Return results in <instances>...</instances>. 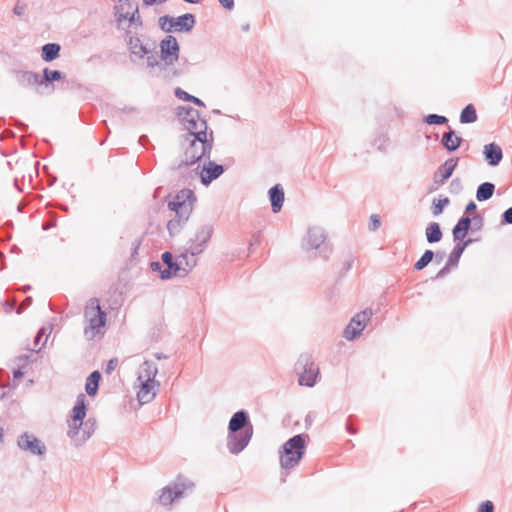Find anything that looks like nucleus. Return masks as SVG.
<instances>
[{
	"instance_id": "obj_19",
	"label": "nucleus",
	"mask_w": 512,
	"mask_h": 512,
	"mask_svg": "<svg viewBox=\"0 0 512 512\" xmlns=\"http://www.w3.org/2000/svg\"><path fill=\"white\" fill-rule=\"evenodd\" d=\"M161 260L164 265H166V268H164L163 271H161V279L168 280L171 279L174 276H177L181 274V267L179 264V259L177 258L176 261H174L173 255L169 251H165L161 255Z\"/></svg>"
},
{
	"instance_id": "obj_18",
	"label": "nucleus",
	"mask_w": 512,
	"mask_h": 512,
	"mask_svg": "<svg viewBox=\"0 0 512 512\" xmlns=\"http://www.w3.org/2000/svg\"><path fill=\"white\" fill-rule=\"evenodd\" d=\"M458 161L459 158L451 157L441 164L433 175L434 182L439 185L444 184V182L452 176Z\"/></svg>"
},
{
	"instance_id": "obj_12",
	"label": "nucleus",
	"mask_w": 512,
	"mask_h": 512,
	"mask_svg": "<svg viewBox=\"0 0 512 512\" xmlns=\"http://www.w3.org/2000/svg\"><path fill=\"white\" fill-rule=\"evenodd\" d=\"M372 314L373 313L371 309H365L354 315L350 323L345 328L343 336L347 340H354L359 337L361 332L364 330L366 323L370 320Z\"/></svg>"
},
{
	"instance_id": "obj_5",
	"label": "nucleus",
	"mask_w": 512,
	"mask_h": 512,
	"mask_svg": "<svg viewBox=\"0 0 512 512\" xmlns=\"http://www.w3.org/2000/svg\"><path fill=\"white\" fill-rule=\"evenodd\" d=\"M307 434H297L289 438L280 448V466L286 474L299 465L306 451Z\"/></svg>"
},
{
	"instance_id": "obj_21",
	"label": "nucleus",
	"mask_w": 512,
	"mask_h": 512,
	"mask_svg": "<svg viewBox=\"0 0 512 512\" xmlns=\"http://www.w3.org/2000/svg\"><path fill=\"white\" fill-rule=\"evenodd\" d=\"M11 73L14 75L18 85L22 87L40 86L39 73L20 69H12Z\"/></svg>"
},
{
	"instance_id": "obj_39",
	"label": "nucleus",
	"mask_w": 512,
	"mask_h": 512,
	"mask_svg": "<svg viewBox=\"0 0 512 512\" xmlns=\"http://www.w3.org/2000/svg\"><path fill=\"white\" fill-rule=\"evenodd\" d=\"M142 371L144 373L145 379H151V381H156L155 377L158 373V368L155 363L150 361H144L142 364Z\"/></svg>"
},
{
	"instance_id": "obj_20",
	"label": "nucleus",
	"mask_w": 512,
	"mask_h": 512,
	"mask_svg": "<svg viewBox=\"0 0 512 512\" xmlns=\"http://www.w3.org/2000/svg\"><path fill=\"white\" fill-rule=\"evenodd\" d=\"M138 380L141 381L140 389L137 393V398L140 404H146L151 402L155 396V386H159L157 381H151V379L143 380V376L139 375Z\"/></svg>"
},
{
	"instance_id": "obj_8",
	"label": "nucleus",
	"mask_w": 512,
	"mask_h": 512,
	"mask_svg": "<svg viewBox=\"0 0 512 512\" xmlns=\"http://www.w3.org/2000/svg\"><path fill=\"white\" fill-rule=\"evenodd\" d=\"M327 234L320 226L309 227L305 237L302 240V248L305 251L318 250L320 255L327 252L326 244Z\"/></svg>"
},
{
	"instance_id": "obj_64",
	"label": "nucleus",
	"mask_w": 512,
	"mask_h": 512,
	"mask_svg": "<svg viewBox=\"0 0 512 512\" xmlns=\"http://www.w3.org/2000/svg\"><path fill=\"white\" fill-rule=\"evenodd\" d=\"M259 242H260V233H257L252 236L250 245L253 246L254 244H258Z\"/></svg>"
},
{
	"instance_id": "obj_34",
	"label": "nucleus",
	"mask_w": 512,
	"mask_h": 512,
	"mask_svg": "<svg viewBox=\"0 0 512 512\" xmlns=\"http://www.w3.org/2000/svg\"><path fill=\"white\" fill-rule=\"evenodd\" d=\"M495 191V185L492 182H483L480 184L476 191V199L479 202L489 200Z\"/></svg>"
},
{
	"instance_id": "obj_2",
	"label": "nucleus",
	"mask_w": 512,
	"mask_h": 512,
	"mask_svg": "<svg viewBox=\"0 0 512 512\" xmlns=\"http://www.w3.org/2000/svg\"><path fill=\"white\" fill-rule=\"evenodd\" d=\"M87 413L86 396L80 393L76 398V403L72 409V419L68 420L67 435L74 446L83 445L95 432L96 419L88 418L84 421Z\"/></svg>"
},
{
	"instance_id": "obj_31",
	"label": "nucleus",
	"mask_w": 512,
	"mask_h": 512,
	"mask_svg": "<svg viewBox=\"0 0 512 512\" xmlns=\"http://www.w3.org/2000/svg\"><path fill=\"white\" fill-rule=\"evenodd\" d=\"M61 46L58 43H47L42 46L41 58L45 62H52L60 56Z\"/></svg>"
},
{
	"instance_id": "obj_27",
	"label": "nucleus",
	"mask_w": 512,
	"mask_h": 512,
	"mask_svg": "<svg viewBox=\"0 0 512 512\" xmlns=\"http://www.w3.org/2000/svg\"><path fill=\"white\" fill-rule=\"evenodd\" d=\"M65 79V74L60 70H52L48 67L43 69L42 76L39 74L40 86L51 87L54 90L53 82Z\"/></svg>"
},
{
	"instance_id": "obj_47",
	"label": "nucleus",
	"mask_w": 512,
	"mask_h": 512,
	"mask_svg": "<svg viewBox=\"0 0 512 512\" xmlns=\"http://www.w3.org/2000/svg\"><path fill=\"white\" fill-rule=\"evenodd\" d=\"M501 224H512V206L504 211L501 216Z\"/></svg>"
},
{
	"instance_id": "obj_41",
	"label": "nucleus",
	"mask_w": 512,
	"mask_h": 512,
	"mask_svg": "<svg viewBox=\"0 0 512 512\" xmlns=\"http://www.w3.org/2000/svg\"><path fill=\"white\" fill-rule=\"evenodd\" d=\"M423 121L428 125H444L448 123L447 117L438 114H428L423 118Z\"/></svg>"
},
{
	"instance_id": "obj_6",
	"label": "nucleus",
	"mask_w": 512,
	"mask_h": 512,
	"mask_svg": "<svg viewBox=\"0 0 512 512\" xmlns=\"http://www.w3.org/2000/svg\"><path fill=\"white\" fill-rule=\"evenodd\" d=\"M195 488V483L186 476L179 474L172 482L162 488L158 497L160 504L171 505L176 499L190 495Z\"/></svg>"
},
{
	"instance_id": "obj_50",
	"label": "nucleus",
	"mask_w": 512,
	"mask_h": 512,
	"mask_svg": "<svg viewBox=\"0 0 512 512\" xmlns=\"http://www.w3.org/2000/svg\"><path fill=\"white\" fill-rule=\"evenodd\" d=\"M158 22H159V26H160L162 31H164L166 33L173 32V29L171 27V23H169V21H163L162 16L159 18Z\"/></svg>"
},
{
	"instance_id": "obj_37",
	"label": "nucleus",
	"mask_w": 512,
	"mask_h": 512,
	"mask_svg": "<svg viewBox=\"0 0 512 512\" xmlns=\"http://www.w3.org/2000/svg\"><path fill=\"white\" fill-rule=\"evenodd\" d=\"M434 259V251L427 249L423 255L414 264V269L417 271L423 270Z\"/></svg>"
},
{
	"instance_id": "obj_52",
	"label": "nucleus",
	"mask_w": 512,
	"mask_h": 512,
	"mask_svg": "<svg viewBox=\"0 0 512 512\" xmlns=\"http://www.w3.org/2000/svg\"><path fill=\"white\" fill-rule=\"evenodd\" d=\"M162 264L163 263H160L159 261L151 262V264H150L151 270L154 271V272H159L161 274V271L164 270L162 268Z\"/></svg>"
},
{
	"instance_id": "obj_36",
	"label": "nucleus",
	"mask_w": 512,
	"mask_h": 512,
	"mask_svg": "<svg viewBox=\"0 0 512 512\" xmlns=\"http://www.w3.org/2000/svg\"><path fill=\"white\" fill-rule=\"evenodd\" d=\"M175 96L180 100L192 102L196 106L205 107L204 102L200 98L189 94L179 87L175 89Z\"/></svg>"
},
{
	"instance_id": "obj_55",
	"label": "nucleus",
	"mask_w": 512,
	"mask_h": 512,
	"mask_svg": "<svg viewBox=\"0 0 512 512\" xmlns=\"http://www.w3.org/2000/svg\"><path fill=\"white\" fill-rule=\"evenodd\" d=\"M188 174H189V176H185V175H183V174L181 175V176H182V178H184V180H183V182H184V183L186 182V180H187L188 178H194L195 176H197V175L199 174V166H198V167H196L195 169H193V170L189 171V172H188Z\"/></svg>"
},
{
	"instance_id": "obj_1",
	"label": "nucleus",
	"mask_w": 512,
	"mask_h": 512,
	"mask_svg": "<svg viewBox=\"0 0 512 512\" xmlns=\"http://www.w3.org/2000/svg\"><path fill=\"white\" fill-rule=\"evenodd\" d=\"M213 131L208 132L207 122L200 124L199 132L187 133L182 136L181 147L183 154L180 161L171 167L182 172L202 159H209L213 148Z\"/></svg>"
},
{
	"instance_id": "obj_56",
	"label": "nucleus",
	"mask_w": 512,
	"mask_h": 512,
	"mask_svg": "<svg viewBox=\"0 0 512 512\" xmlns=\"http://www.w3.org/2000/svg\"><path fill=\"white\" fill-rule=\"evenodd\" d=\"M446 254L444 251H437V252H434V258H435V262L437 264L441 263L443 261V259L445 258Z\"/></svg>"
},
{
	"instance_id": "obj_58",
	"label": "nucleus",
	"mask_w": 512,
	"mask_h": 512,
	"mask_svg": "<svg viewBox=\"0 0 512 512\" xmlns=\"http://www.w3.org/2000/svg\"><path fill=\"white\" fill-rule=\"evenodd\" d=\"M45 333H46L45 328H41V329L38 331V333H37V335L35 336V339H34L35 346H37V345H38L39 341H40V340H41V338L45 335Z\"/></svg>"
},
{
	"instance_id": "obj_42",
	"label": "nucleus",
	"mask_w": 512,
	"mask_h": 512,
	"mask_svg": "<svg viewBox=\"0 0 512 512\" xmlns=\"http://www.w3.org/2000/svg\"><path fill=\"white\" fill-rule=\"evenodd\" d=\"M381 225L380 217L377 214H372L369 219L368 228L370 231H376Z\"/></svg>"
},
{
	"instance_id": "obj_59",
	"label": "nucleus",
	"mask_w": 512,
	"mask_h": 512,
	"mask_svg": "<svg viewBox=\"0 0 512 512\" xmlns=\"http://www.w3.org/2000/svg\"><path fill=\"white\" fill-rule=\"evenodd\" d=\"M351 416L348 418L347 420V423H346V430L350 433V434H356L357 433V430L353 427L352 423H351Z\"/></svg>"
},
{
	"instance_id": "obj_3",
	"label": "nucleus",
	"mask_w": 512,
	"mask_h": 512,
	"mask_svg": "<svg viewBox=\"0 0 512 512\" xmlns=\"http://www.w3.org/2000/svg\"><path fill=\"white\" fill-rule=\"evenodd\" d=\"M253 436V425L246 410L235 412L228 424L227 449L233 454L241 453Z\"/></svg>"
},
{
	"instance_id": "obj_44",
	"label": "nucleus",
	"mask_w": 512,
	"mask_h": 512,
	"mask_svg": "<svg viewBox=\"0 0 512 512\" xmlns=\"http://www.w3.org/2000/svg\"><path fill=\"white\" fill-rule=\"evenodd\" d=\"M477 512H494L493 502H491L490 500L482 502L479 505Z\"/></svg>"
},
{
	"instance_id": "obj_48",
	"label": "nucleus",
	"mask_w": 512,
	"mask_h": 512,
	"mask_svg": "<svg viewBox=\"0 0 512 512\" xmlns=\"http://www.w3.org/2000/svg\"><path fill=\"white\" fill-rule=\"evenodd\" d=\"M117 365H118V359L117 358L110 359L108 361V363H107L106 368H105V373L106 374H111L115 370Z\"/></svg>"
},
{
	"instance_id": "obj_57",
	"label": "nucleus",
	"mask_w": 512,
	"mask_h": 512,
	"mask_svg": "<svg viewBox=\"0 0 512 512\" xmlns=\"http://www.w3.org/2000/svg\"><path fill=\"white\" fill-rule=\"evenodd\" d=\"M139 144L145 148H148V145H150V141L147 135H141L138 140Z\"/></svg>"
},
{
	"instance_id": "obj_16",
	"label": "nucleus",
	"mask_w": 512,
	"mask_h": 512,
	"mask_svg": "<svg viewBox=\"0 0 512 512\" xmlns=\"http://www.w3.org/2000/svg\"><path fill=\"white\" fill-rule=\"evenodd\" d=\"M162 19L163 21H169V23H171V27L174 32H190L196 24L195 15L192 13H185L178 17L163 15Z\"/></svg>"
},
{
	"instance_id": "obj_33",
	"label": "nucleus",
	"mask_w": 512,
	"mask_h": 512,
	"mask_svg": "<svg viewBox=\"0 0 512 512\" xmlns=\"http://www.w3.org/2000/svg\"><path fill=\"white\" fill-rule=\"evenodd\" d=\"M100 379L101 373L98 370L91 372L87 377L85 383V391L89 396L93 397L98 393Z\"/></svg>"
},
{
	"instance_id": "obj_35",
	"label": "nucleus",
	"mask_w": 512,
	"mask_h": 512,
	"mask_svg": "<svg viewBox=\"0 0 512 512\" xmlns=\"http://www.w3.org/2000/svg\"><path fill=\"white\" fill-rule=\"evenodd\" d=\"M477 118H478V116H477V112H476L474 105L468 104L462 109V111L460 113L459 121L462 124H471V123L476 122Z\"/></svg>"
},
{
	"instance_id": "obj_46",
	"label": "nucleus",
	"mask_w": 512,
	"mask_h": 512,
	"mask_svg": "<svg viewBox=\"0 0 512 512\" xmlns=\"http://www.w3.org/2000/svg\"><path fill=\"white\" fill-rule=\"evenodd\" d=\"M26 4L20 0H18L13 8V13L17 16H22L26 10Z\"/></svg>"
},
{
	"instance_id": "obj_60",
	"label": "nucleus",
	"mask_w": 512,
	"mask_h": 512,
	"mask_svg": "<svg viewBox=\"0 0 512 512\" xmlns=\"http://www.w3.org/2000/svg\"><path fill=\"white\" fill-rule=\"evenodd\" d=\"M4 309L7 311V312H11L13 310L16 309V302L13 301V302H5L4 303Z\"/></svg>"
},
{
	"instance_id": "obj_30",
	"label": "nucleus",
	"mask_w": 512,
	"mask_h": 512,
	"mask_svg": "<svg viewBox=\"0 0 512 512\" xmlns=\"http://www.w3.org/2000/svg\"><path fill=\"white\" fill-rule=\"evenodd\" d=\"M115 15L117 20L120 22L123 19L128 20L132 24H137L139 27L143 26L142 19L139 15L138 6L135 7L133 12H123V7L115 6Z\"/></svg>"
},
{
	"instance_id": "obj_53",
	"label": "nucleus",
	"mask_w": 512,
	"mask_h": 512,
	"mask_svg": "<svg viewBox=\"0 0 512 512\" xmlns=\"http://www.w3.org/2000/svg\"><path fill=\"white\" fill-rule=\"evenodd\" d=\"M162 264L163 263H160L159 261L151 262V264H150L151 270L154 271V272H159L161 274V271L164 270L162 268Z\"/></svg>"
},
{
	"instance_id": "obj_11",
	"label": "nucleus",
	"mask_w": 512,
	"mask_h": 512,
	"mask_svg": "<svg viewBox=\"0 0 512 512\" xmlns=\"http://www.w3.org/2000/svg\"><path fill=\"white\" fill-rule=\"evenodd\" d=\"M177 116L188 133L199 132L200 124L207 122L200 112L191 106H179Z\"/></svg>"
},
{
	"instance_id": "obj_22",
	"label": "nucleus",
	"mask_w": 512,
	"mask_h": 512,
	"mask_svg": "<svg viewBox=\"0 0 512 512\" xmlns=\"http://www.w3.org/2000/svg\"><path fill=\"white\" fill-rule=\"evenodd\" d=\"M175 216L174 218L170 219L167 223V230L169 232L170 236H175L178 234L181 229L185 226V224L188 222L191 213L182 211H174Z\"/></svg>"
},
{
	"instance_id": "obj_54",
	"label": "nucleus",
	"mask_w": 512,
	"mask_h": 512,
	"mask_svg": "<svg viewBox=\"0 0 512 512\" xmlns=\"http://www.w3.org/2000/svg\"><path fill=\"white\" fill-rule=\"evenodd\" d=\"M477 209V205L474 201H470L467 205H466V208H465V214L464 215H467L468 213H472V212H475Z\"/></svg>"
},
{
	"instance_id": "obj_24",
	"label": "nucleus",
	"mask_w": 512,
	"mask_h": 512,
	"mask_svg": "<svg viewBox=\"0 0 512 512\" xmlns=\"http://www.w3.org/2000/svg\"><path fill=\"white\" fill-rule=\"evenodd\" d=\"M483 154L490 166H497L503 158L502 148L496 143H489L484 146Z\"/></svg>"
},
{
	"instance_id": "obj_32",
	"label": "nucleus",
	"mask_w": 512,
	"mask_h": 512,
	"mask_svg": "<svg viewBox=\"0 0 512 512\" xmlns=\"http://www.w3.org/2000/svg\"><path fill=\"white\" fill-rule=\"evenodd\" d=\"M425 236L428 243H437L441 241L443 232L440 224L437 222H430L425 229Z\"/></svg>"
},
{
	"instance_id": "obj_62",
	"label": "nucleus",
	"mask_w": 512,
	"mask_h": 512,
	"mask_svg": "<svg viewBox=\"0 0 512 512\" xmlns=\"http://www.w3.org/2000/svg\"><path fill=\"white\" fill-rule=\"evenodd\" d=\"M14 135H15V134H14V132H13V131H11V130H4V131L2 132V134H1L0 139H2V138H8V137H14Z\"/></svg>"
},
{
	"instance_id": "obj_45",
	"label": "nucleus",
	"mask_w": 512,
	"mask_h": 512,
	"mask_svg": "<svg viewBox=\"0 0 512 512\" xmlns=\"http://www.w3.org/2000/svg\"><path fill=\"white\" fill-rule=\"evenodd\" d=\"M463 189L462 182L459 178H455L450 182L451 193H459Z\"/></svg>"
},
{
	"instance_id": "obj_15",
	"label": "nucleus",
	"mask_w": 512,
	"mask_h": 512,
	"mask_svg": "<svg viewBox=\"0 0 512 512\" xmlns=\"http://www.w3.org/2000/svg\"><path fill=\"white\" fill-rule=\"evenodd\" d=\"M212 234L213 227L210 224H204L198 229L194 238H191L189 241V247L193 254H201L205 250Z\"/></svg>"
},
{
	"instance_id": "obj_7",
	"label": "nucleus",
	"mask_w": 512,
	"mask_h": 512,
	"mask_svg": "<svg viewBox=\"0 0 512 512\" xmlns=\"http://www.w3.org/2000/svg\"><path fill=\"white\" fill-rule=\"evenodd\" d=\"M295 370L299 374L298 382L300 385L313 387L316 384L319 369L315 366L310 355H300L295 364Z\"/></svg>"
},
{
	"instance_id": "obj_9",
	"label": "nucleus",
	"mask_w": 512,
	"mask_h": 512,
	"mask_svg": "<svg viewBox=\"0 0 512 512\" xmlns=\"http://www.w3.org/2000/svg\"><path fill=\"white\" fill-rule=\"evenodd\" d=\"M160 57L163 64L160 63V70L166 68V66L173 65L179 59L180 46L176 37L172 35L165 36L159 43Z\"/></svg>"
},
{
	"instance_id": "obj_14",
	"label": "nucleus",
	"mask_w": 512,
	"mask_h": 512,
	"mask_svg": "<svg viewBox=\"0 0 512 512\" xmlns=\"http://www.w3.org/2000/svg\"><path fill=\"white\" fill-rule=\"evenodd\" d=\"M18 447L32 455L43 456L46 453V445L35 435L25 432L18 437Z\"/></svg>"
},
{
	"instance_id": "obj_51",
	"label": "nucleus",
	"mask_w": 512,
	"mask_h": 512,
	"mask_svg": "<svg viewBox=\"0 0 512 512\" xmlns=\"http://www.w3.org/2000/svg\"><path fill=\"white\" fill-rule=\"evenodd\" d=\"M218 2L227 10H232L235 6L234 0H218Z\"/></svg>"
},
{
	"instance_id": "obj_29",
	"label": "nucleus",
	"mask_w": 512,
	"mask_h": 512,
	"mask_svg": "<svg viewBox=\"0 0 512 512\" xmlns=\"http://www.w3.org/2000/svg\"><path fill=\"white\" fill-rule=\"evenodd\" d=\"M463 142V139L455 135V131L449 128L447 132L442 135L441 143L449 152L457 150Z\"/></svg>"
},
{
	"instance_id": "obj_61",
	"label": "nucleus",
	"mask_w": 512,
	"mask_h": 512,
	"mask_svg": "<svg viewBox=\"0 0 512 512\" xmlns=\"http://www.w3.org/2000/svg\"><path fill=\"white\" fill-rule=\"evenodd\" d=\"M141 245V241L140 240H136L134 243H133V247H132V256L136 255L138 253V249Z\"/></svg>"
},
{
	"instance_id": "obj_4",
	"label": "nucleus",
	"mask_w": 512,
	"mask_h": 512,
	"mask_svg": "<svg viewBox=\"0 0 512 512\" xmlns=\"http://www.w3.org/2000/svg\"><path fill=\"white\" fill-rule=\"evenodd\" d=\"M126 43L132 61L143 60L146 58V66L148 68L161 67L158 60V44L156 40L151 39L144 34L127 31Z\"/></svg>"
},
{
	"instance_id": "obj_26",
	"label": "nucleus",
	"mask_w": 512,
	"mask_h": 512,
	"mask_svg": "<svg viewBox=\"0 0 512 512\" xmlns=\"http://www.w3.org/2000/svg\"><path fill=\"white\" fill-rule=\"evenodd\" d=\"M271 208L274 213L281 211L284 203V189L280 184H276L268 191Z\"/></svg>"
},
{
	"instance_id": "obj_10",
	"label": "nucleus",
	"mask_w": 512,
	"mask_h": 512,
	"mask_svg": "<svg viewBox=\"0 0 512 512\" xmlns=\"http://www.w3.org/2000/svg\"><path fill=\"white\" fill-rule=\"evenodd\" d=\"M484 225V219L479 213H474L472 217L463 215L452 229L454 241H463L470 229L481 230Z\"/></svg>"
},
{
	"instance_id": "obj_28",
	"label": "nucleus",
	"mask_w": 512,
	"mask_h": 512,
	"mask_svg": "<svg viewBox=\"0 0 512 512\" xmlns=\"http://www.w3.org/2000/svg\"><path fill=\"white\" fill-rule=\"evenodd\" d=\"M473 242L474 239L472 238H468L466 240L464 239L463 241H458V243L453 247L451 253L448 256V265L457 267L464 250Z\"/></svg>"
},
{
	"instance_id": "obj_17",
	"label": "nucleus",
	"mask_w": 512,
	"mask_h": 512,
	"mask_svg": "<svg viewBox=\"0 0 512 512\" xmlns=\"http://www.w3.org/2000/svg\"><path fill=\"white\" fill-rule=\"evenodd\" d=\"M225 171V168L221 164H217L214 161H208L204 164L202 171L200 172L201 183L208 186L212 181L219 178Z\"/></svg>"
},
{
	"instance_id": "obj_49",
	"label": "nucleus",
	"mask_w": 512,
	"mask_h": 512,
	"mask_svg": "<svg viewBox=\"0 0 512 512\" xmlns=\"http://www.w3.org/2000/svg\"><path fill=\"white\" fill-rule=\"evenodd\" d=\"M32 301L33 299L31 296L26 297L20 304V306L17 308V313L20 314L22 311H24L27 307H29L32 304Z\"/></svg>"
},
{
	"instance_id": "obj_40",
	"label": "nucleus",
	"mask_w": 512,
	"mask_h": 512,
	"mask_svg": "<svg viewBox=\"0 0 512 512\" xmlns=\"http://www.w3.org/2000/svg\"><path fill=\"white\" fill-rule=\"evenodd\" d=\"M29 358L30 355H22L17 358L18 368L13 371L14 380H20L23 378L25 374L23 369L25 368L26 362L28 361Z\"/></svg>"
},
{
	"instance_id": "obj_23",
	"label": "nucleus",
	"mask_w": 512,
	"mask_h": 512,
	"mask_svg": "<svg viewBox=\"0 0 512 512\" xmlns=\"http://www.w3.org/2000/svg\"><path fill=\"white\" fill-rule=\"evenodd\" d=\"M89 307L97 312V314L89 320L90 329L96 330L104 327L106 324V312L101 309L99 300L97 298H92L90 300Z\"/></svg>"
},
{
	"instance_id": "obj_43",
	"label": "nucleus",
	"mask_w": 512,
	"mask_h": 512,
	"mask_svg": "<svg viewBox=\"0 0 512 512\" xmlns=\"http://www.w3.org/2000/svg\"><path fill=\"white\" fill-rule=\"evenodd\" d=\"M452 265H448V261L446 264L438 271V273L432 277L433 280L444 278L446 275L450 273V269L452 268Z\"/></svg>"
},
{
	"instance_id": "obj_63",
	"label": "nucleus",
	"mask_w": 512,
	"mask_h": 512,
	"mask_svg": "<svg viewBox=\"0 0 512 512\" xmlns=\"http://www.w3.org/2000/svg\"><path fill=\"white\" fill-rule=\"evenodd\" d=\"M352 263H353V260H352V259H347V260H345V262H344V268H343L345 272H347V271H349V270L351 269V267H352Z\"/></svg>"
},
{
	"instance_id": "obj_25",
	"label": "nucleus",
	"mask_w": 512,
	"mask_h": 512,
	"mask_svg": "<svg viewBox=\"0 0 512 512\" xmlns=\"http://www.w3.org/2000/svg\"><path fill=\"white\" fill-rule=\"evenodd\" d=\"M198 254H193L190 247L186 250L185 253H182L178 256L179 264L181 267V274L179 276L185 277L188 273L196 266L197 259L196 256Z\"/></svg>"
},
{
	"instance_id": "obj_38",
	"label": "nucleus",
	"mask_w": 512,
	"mask_h": 512,
	"mask_svg": "<svg viewBox=\"0 0 512 512\" xmlns=\"http://www.w3.org/2000/svg\"><path fill=\"white\" fill-rule=\"evenodd\" d=\"M450 204L448 197L441 198L439 200L434 199L431 206V212L433 216H438L443 213L446 206Z\"/></svg>"
},
{
	"instance_id": "obj_13",
	"label": "nucleus",
	"mask_w": 512,
	"mask_h": 512,
	"mask_svg": "<svg viewBox=\"0 0 512 512\" xmlns=\"http://www.w3.org/2000/svg\"><path fill=\"white\" fill-rule=\"evenodd\" d=\"M196 196L191 189L184 188L176 193L172 200L168 202V208L171 211H182L192 213Z\"/></svg>"
}]
</instances>
